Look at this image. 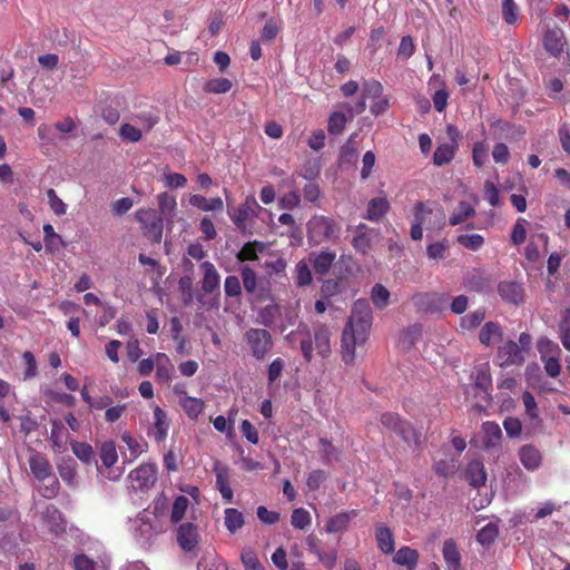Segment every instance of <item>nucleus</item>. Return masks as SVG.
I'll return each instance as SVG.
<instances>
[{
  "instance_id": "f257e3e1",
  "label": "nucleus",
  "mask_w": 570,
  "mask_h": 570,
  "mask_svg": "<svg viewBox=\"0 0 570 570\" xmlns=\"http://www.w3.org/2000/svg\"><path fill=\"white\" fill-rule=\"evenodd\" d=\"M298 334L305 335L301 341V351L307 362L312 361L314 350L322 358H327L331 355V331L325 324L317 323L314 325L313 340L309 335L308 327L305 324H299L297 330L291 332L286 338L292 341Z\"/></svg>"
},
{
  "instance_id": "f03ea898",
  "label": "nucleus",
  "mask_w": 570,
  "mask_h": 570,
  "mask_svg": "<svg viewBox=\"0 0 570 570\" xmlns=\"http://www.w3.org/2000/svg\"><path fill=\"white\" fill-rule=\"evenodd\" d=\"M341 225L326 216H314L307 223V238L311 244L336 242L341 236Z\"/></svg>"
},
{
  "instance_id": "7ed1b4c3",
  "label": "nucleus",
  "mask_w": 570,
  "mask_h": 570,
  "mask_svg": "<svg viewBox=\"0 0 570 570\" xmlns=\"http://www.w3.org/2000/svg\"><path fill=\"white\" fill-rule=\"evenodd\" d=\"M29 466L37 480L50 481L40 490L41 495L48 499L56 497L59 491V482L52 474V468L47 458L39 452H32L29 458Z\"/></svg>"
},
{
  "instance_id": "20e7f679",
  "label": "nucleus",
  "mask_w": 570,
  "mask_h": 570,
  "mask_svg": "<svg viewBox=\"0 0 570 570\" xmlns=\"http://www.w3.org/2000/svg\"><path fill=\"white\" fill-rule=\"evenodd\" d=\"M382 425L395 432L400 435L407 444L417 445L421 442V435L415 429L407 422L403 421L396 413H384L381 416Z\"/></svg>"
},
{
  "instance_id": "39448f33",
  "label": "nucleus",
  "mask_w": 570,
  "mask_h": 570,
  "mask_svg": "<svg viewBox=\"0 0 570 570\" xmlns=\"http://www.w3.org/2000/svg\"><path fill=\"white\" fill-rule=\"evenodd\" d=\"M372 311L366 299H357L352 308V314L345 327L360 332L361 338L368 336L372 326Z\"/></svg>"
},
{
  "instance_id": "423d86ee",
  "label": "nucleus",
  "mask_w": 570,
  "mask_h": 570,
  "mask_svg": "<svg viewBox=\"0 0 570 570\" xmlns=\"http://www.w3.org/2000/svg\"><path fill=\"white\" fill-rule=\"evenodd\" d=\"M99 458L101 461V466L98 468L100 474L111 481L119 480L122 475V469L115 468L118 453L114 441H106L100 445Z\"/></svg>"
},
{
  "instance_id": "0eeeda50",
  "label": "nucleus",
  "mask_w": 570,
  "mask_h": 570,
  "mask_svg": "<svg viewBox=\"0 0 570 570\" xmlns=\"http://www.w3.org/2000/svg\"><path fill=\"white\" fill-rule=\"evenodd\" d=\"M245 341L256 360H264L273 348V338L268 331L250 328L245 333Z\"/></svg>"
},
{
  "instance_id": "6e6552de",
  "label": "nucleus",
  "mask_w": 570,
  "mask_h": 570,
  "mask_svg": "<svg viewBox=\"0 0 570 570\" xmlns=\"http://www.w3.org/2000/svg\"><path fill=\"white\" fill-rule=\"evenodd\" d=\"M136 219L140 223L144 234L156 243L163 237L165 220L157 216L151 208H140L135 213Z\"/></svg>"
},
{
  "instance_id": "1a4fd4ad",
  "label": "nucleus",
  "mask_w": 570,
  "mask_h": 570,
  "mask_svg": "<svg viewBox=\"0 0 570 570\" xmlns=\"http://www.w3.org/2000/svg\"><path fill=\"white\" fill-rule=\"evenodd\" d=\"M525 361V353L518 343L509 340L498 347L494 363L500 367H510L522 365Z\"/></svg>"
},
{
  "instance_id": "9d476101",
  "label": "nucleus",
  "mask_w": 570,
  "mask_h": 570,
  "mask_svg": "<svg viewBox=\"0 0 570 570\" xmlns=\"http://www.w3.org/2000/svg\"><path fill=\"white\" fill-rule=\"evenodd\" d=\"M383 86L376 80H365L362 83V95L354 106L348 102L342 105V107L348 112L350 118L362 114L366 109L367 98H379L382 95Z\"/></svg>"
},
{
  "instance_id": "9b49d317",
  "label": "nucleus",
  "mask_w": 570,
  "mask_h": 570,
  "mask_svg": "<svg viewBox=\"0 0 570 570\" xmlns=\"http://www.w3.org/2000/svg\"><path fill=\"white\" fill-rule=\"evenodd\" d=\"M75 570H108L110 558L105 551L96 553H78L72 560Z\"/></svg>"
},
{
  "instance_id": "f8f14e48",
  "label": "nucleus",
  "mask_w": 570,
  "mask_h": 570,
  "mask_svg": "<svg viewBox=\"0 0 570 570\" xmlns=\"http://www.w3.org/2000/svg\"><path fill=\"white\" fill-rule=\"evenodd\" d=\"M367 337L361 338L360 332L352 330V327H344L341 340V354L345 364L354 362L356 346L363 345Z\"/></svg>"
},
{
  "instance_id": "ddd939ff",
  "label": "nucleus",
  "mask_w": 570,
  "mask_h": 570,
  "mask_svg": "<svg viewBox=\"0 0 570 570\" xmlns=\"http://www.w3.org/2000/svg\"><path fill=\"white\" fill-rule=\"evenodd\" d=\"M261 209L254 196H247L245 202L229 213V217L238 229H244L248 219L257 216Z\"/></svg>"
},
{
  "instance_id": "4468645a",
  "label": "nucleus",
  "mask_w": 570,
  "mask_h": 570,
  "mask_svg": "<svg viewBox=\"0 0 570 570\" xmlns=\"http://www.w3.org/2000/svg\"><path fill=\"white\" fill-rule=\"evenodd\" d=\"M132 487L137 489H149L157 481V465L155 463H145L132 470L129 474Z\"/></svg>"
},
{
  "instance_id": "2eb2a0df",
  "label": "nucleus",
  "mask_w": 570,
  "mask_h": 570,
  "mask_svg": "<svg viewBox=\"0 0 570 570\" xmlns=\"http://www.w3.org/2000/svg\"><path fill=\"white\" fill-rule=\"evenodd\" d=\"M170 421L167 413L158 405L154 407V421L148 429V435L157 443H163L169 431Z\"/></svg>"
},
{
  "instance_id": "dca6fc26",
  "label": "nucleus",
  "mask_w": 570,
  "mask_h": 570,
  "mask_svg": "<svg viewBox=\"0 0 570 570\" xmlns=\"http://www.w3.org/2000/svg\"><path fill=\"white\" fill-rule=\"evenodd\" d=\"M157 205L160 214L159 217H161L165 220L167 227L171 229L177 212L176 196L167 191L159 193L157 195Z\"/></svg>"
},
{
  "instance_id": "f3484780",
  "label": "nucleus",
  "mask_w": 570,
  "mask_h": 570,
  "mask_svg": "<svg viewBox=\"0 0 570 570\" xmlns=\"http://www.w3.org/2000/svg\"><path fill=\"white\" fill-rule=\"evenodd\" d=\"M500 297L513 305H519L524 301V288L521 283L514 281H503L498 285Z\"/></svg>"
},
{
  "instance_id": "a211bd4d",
  "label": "nucleus",
  "mask_w": 570,
  "mask_h": 570,
  "mask_svg": "<svg viewBox=\"0 0 570 570\" xmlns=\"http://www.w3.org/2000/svg\"><path fill=\"white\" fill-rule=\"evenodd\" d=\"M200 539L197 525L190 522L183 523L177 529V541L185 551H193Z\"/></svg>"
},
{
  "instance_id": "6ab92c4d",
  "label": "nucleus",
  "mask_w": 570,
  "mask_h": 570,
  "mask_svg": "<svg viewBox=\"0 0 570 570\" xmlns=\"http://www.w3.org/2000/svg\"><path fill=\"white\" fill-rule=\"evenodd\" d=\"M547 351L541 348L542 361L544 363V370L551 377H557L561 371L560 364V348L556 343L548 341L546 343Z\"/></svg>"
},
{
  "instance_id": "aec40b11",
  "label": "nucleus",
  "mask_w": 570,
  "mask_h": 570,
  "mask_svg": "<svg viewBox=\"0 0 570 570\" xmlns=\"http://www.w3.org/2000/svg\"><path fill=\"white\" fill-rule=\"evenodd\" d=\"M374 229L370 228L366 224H358L355 227L354 236L352 238V246L358 253L366 254L372 247V236Z\"/></svg>"
},
{
  "instance_id": "412c9836",
  "label": "nucleus",
  "mask_w": 570,
  "mask_h": 570,
  "mask_svg": "<svg viewBox=\"0 0 570 570\" xmlns=\"http://www.w3.org/2000/svg\"><path fill=\"white\" fill-rule=\"evenodd\" d=\"M543 45L546 50L552 56L560 57L566 45L563 31L560 28L548 30L544 35Z\"/></svg>"
},
{
  "instance_id": "4be33fe9",
  "label": "nucleus",
  "mask_w": 570,
  "mask_h": 570,
  "mask_svg": "<svg viewBox=\"0 0 570 570\" xmlns=\"http://www.w3.org/2000/svg\"><path fill=\"white\" fill-rule=\"evenodd\" d=\"M519 460L528 471L538 470L542 464L541 452L531 444L522 445L519 449Z\"/></svg>"
},
{
  "instance_id": "5701e85b",
  "label": "nucleus",
  "mask_w": 570,
  "mask_h": 570,
  "mask_svg": "<svg viewBox=\"0 0 570 570\" xmlns=\"http://www.w3.org/2000/svg\"><path fill=\"white\" fill-rule=\"evenodd\" d=\"M430 87H438L432 95V101L436 111L442 112L448 106L449 92L444 80L439 75H433L429 81Z\"/></svg>"
},
{
  "instance_id": "b1692460",
  "label": "nucleus",
  "mask_w": 570,
  "mask_h": 570,
  "mask_svg": "<svg viewBox=\"0 0 570 570\" xmlns=\"http://www.w3.org/2000/svg\"><path fill=\"white\" fill-rule=\"evenodd\" d=\"M375 540L379 550L384 554H391L394 552L395 549V541H394V534L392 530L382 524L379 523L375 525Z\"/></svg>"
},
{
  "instance_id": "393cba45",
  "label": "nucleus",
  "mask_w": 570,
  "mask_h": 570,
  "mask_svg": "<svg viewBox=\"0 0 570 570\" xmlns=\"http://www.w3.org/2000/svg\"><path fill=\"white\" fill-rule=\"evenodd\" d=\"M175 374V366L165 353H156V379L160 384H169Z\"/></svg>"
},
{
  "instance_id": "a878e982",
  "label": "nucleus",
  "mask_w": 570,
  "mask_h": 570,
  "mask_svg": "<svg viewBox=\"0 0 570 570\" xmlns=\"http://www.w3.org/2000/svg\"><path fill=\"white\" fill-rule=\"evenodd\" d=\"M357 515L356 510H351L347 512H340L333 517H331L326 524L324 530L327 533H340L347 530L350 522L353 518Z\"/></svg>"
},
{
  "instance_id": "bb28decb",
  "label": "nucleus",
  "mask_w": 570,
  "mask_h": 570,
  "mask_svg": "<svg viewBox=\"0 0 570 570\" xmlns=\"http://www.w3.org/2000/svg\"><path fill=\"white\" fill-rule=\"evenodd\" d=\"M200 268L204 273L202 288L205 293L210 294L219 287L220 275L210 262L202 263Z\"/></svg>"
},
{
  "instance_id": "cd10ccee",
  "label": "nucleus",
  "mask_w": 570,
  "mask_h": 570,
  "mask_svg": "<svg viewBox=\"0 0 570 570\" xmlns=\"http://www.w3.org/2000/svg\"><path fill=\"white\" fill-rule=\"evenodd\" d=\"M390 210V202L385 197H376L368 202L365 219L380 222Z\"/></svg>"
},
{
  "instance_id": "c85d7f7f",
  "label": "nucleus",
  "mask_w": 570,
  "mask_h": 570,
  "mask_svg": "<svg viewBox=\"0 0 570 570\" xmlns=\"http://www.w3.org/2000/svg\"><path fill=\"white\" fill-rule=\"evenodd\" d=\"M483 431V445L485 449H494L498 448L502 440V431L498 423L495 422H484L482 424Z\"/></svg>"
},
{
  "instance_id": "c756f323",
  "label": "nucleus",
  "mask_w": 570,
  "mask_h": 570,
  "mask_svg": "<svg viewBox=\"0 0 570 570\" xmlns=\"http://www.w3.org/2000/svg\"><path fill=\"white\" fill-rule=\"evenodd\" d=\"M42 520L47 523L51 532H59L65 529V522L61 512L52 504H47L41 512Z\"/></svg>"
},
{
  "instance_id": "7c9ffc66",
  "label": "nucleus",
  "mask_w": 570,
  "mask_h": 570,
  "mask_svg": "<svg viewBox=\"0 0 570 570\" xmlns=\"http://www.w3.org/2000/svg\"><path fill=\"white\" fill-rule=\"evenodd\" d=\"M465 475L469 483L474 488H480L485 484L487 472L480 460H473L468 464Z\"/></svg>"
},
{
  "instance_id": "2f4dec72",
  "label": "nucleus",
  "mask_w": 570,
  "mask_h": 570,
  "mask_svg": "<svg viewBox=\"0 0 570 570\" xmlns=\"http://www.w3.org/2000/svg\"><path fill=\"white\" fill-rule=\"evenodd\" d=\"M189 204L203 212H220L224 208V203L220 197L207 199L199 194L191 195L189 197Z\"/></svg>"
},
{
  "instance_id": "473e14b6",
  "label": "nucleus",
  "mask_w": 570,
  "mask_h": 570,
  "mask_svg": "<svg viewBox=\"0 0 570 570\" xmlns=\"http://www.w3.org/2000/svg\"><path fill=\"white\" fill-rule=\"evenodd\" d=\"M393 561L407 570H414L419 562V552L410 547H402L394 553Z\"/></svg>"
},
{
  "instance_id": "72a5a7b5",
  "label": "nucleus",
  "mask_w": 570,
  "mask_h": 570,
  "mask_svg": "<svg viewBox=\"0 0 570 570\" xmlns=\"http://www.w3.org/2000/svg\"><path fill=\"white\" fill-rule=\"evenodd\" d=\"M422 335V327L419 324H413L409 326L406 330L402 331L397 345L401 350L407 351L414 346V344L420 340Z\"/></svg>"
},
{
  "instance_id": "f704fd0d",
  "label": "nucleus",
  "mask_w": 570,
  "mask_h": 570,
  "mask_svg": "<svg viewBox=\"0 0 570 570\" xmlns=\"http://www.w3.org/2000/svg\"><path fill=\"white\" fill-rule=\"evenodd\" d=\"M160 531L158 525L153 524L148 517H140L136 520V535L142 541H149Z\"/></svg>"
},
{
  "instance_id": "c9c22d12",
  "label": "nucleus",
  "mask_w": 570,
  "mask_h": 570,
  "mask_svg": "<svg viewBox=\"0 0 570 570\" xmlns=\"http://www.w3.org/2000/svg\"><path fill=\"white\" fill-rule=\"evenodd\" d=\"M458 144H442L438 146L433 155V164L438 167L448 165L454 158Z\"/></svg>"
},
{
  "instance_id": "e433bc0d",
  "label": "nucleus",
  "mask_w": 570,
  "mask_h": 570,
  "mask_svg": "<svg viewBox=\"0 0 570 570\" xmlns=\"http://www.w3.org/2000/svg\"><path fill=\"white\" fill-rule=\"evenodd\" d=\"M266 248V244L262 242H248L240 248L236 257L239 262L256 261L258 259V254L263 253Z\"/></svg>"
},
{
  "instance_id": "4c0bfd02",
  "label": "nucleus",
  "mask_w": 570,
  "mask_h": 570,
  "mask_svg": "<svg viewBox=\"0 0 570 570\" xmlns=\"http://www.w3.org/2000/svg\"><path fill=\"white\" fill-rule=\"evenodd\" d=\"M121 440L127 445V449L130 453V461L136 460L147 451V443L144 440L136 439L129 432L122 433Z\"/></svg>"
},
{
  "instance_id": "58836bf2",
  "label": "nucleus",
  "mask_w": 570,
  "mask_h": 570,
  "mask_svg": "<svg viewBox=\"0 0 570 570\" xmlns=\"http://www.w3.org/2000/svg\"><path fill=\"white\" fill-rule=\"evenodd\" d=\"M475 215V208L472 204L468 202H460L458 207L451 214L449 218V223L452 226H456L459 224L464 223L470 217Z\"/></svg>"
},
{
  "instance_id": "ea45409f",
  "label": "nucleus",
  "mask_w": 570,
  "mask_h": 570,
  "mask_svg": "<svg viewBox=\"0 0 570 570\" xmlns=\"http://www.w3.org/2000/svg\"><path fill=\"white\" fill-rule=\"evenodd\" d=\"M50 440L52 442L53 449L57 452H62L66 450L67 432L62 423L57 420L52 421L51 423Z\"/></svg>"
},
{
  "instance_id": "a19ab883",
  "label": "nucleus",
  "mask_w": 570,
  "mask_h": 570,
  "mask_svg": "<svg viewBox=\"0 0 570 570\" xmlns=\"http://www.w3.org/2000/svg\"><path fill=\"white\" fill-rule=\"evenodd\" d=\"M224 522L226 529L230 533H236L239 529L243 528L245 520L243 513L234 508H227L224 511Z\"/></svg>"
},
{
  "instance_id": "79ce46f5",
  "label": "nucleus",
  "mask_w": 570,
  "mask_h": 570,
  "mask_svg": "<svg viewBox=\"0 0 570 570\" xmlns=\"http://www.w3.org/2000/svg\"><path fill=\"white\" fill-rule=\"evenodd\" d=\"M179 403L189 419H197L205 406L203 400L187 395H184Z\"/></svg>"
},
{
  "instance_id": "37998d69",
  "label": "nucleus",
  "mask_w": 570,
  "mask_h": 570,
  "mask_svg": "<svg viewBox=\"0 0 570 570\" xmlns=\"http://www.w3.org/2000/svg\"><path fill=\"white\" fill-rule=\"evenodd\" d=\"M443 558L450 570H458L460 567L461 556L458 551L456 544L452 540H446L443 544Z\"/></svg>"
},
{
  "instance_id": "c03bdc74",
  "label": "nucleus",
  "mask_w": 570,
  "mask_h": 570,
  "mask_svg": "<svg viewBox=\"0 0 570 570\" xmlns=\"http://www.w3.org/2000/svg\"><path fill=\"white\" fill-rule=\"evenodd\" d=\"M43 233H45V246L48 252L53 253V252H57L60 248L66 246L61 236L55 232L52 225L45 224Z\"/></svg>"
},
{
  "instance_id": "a18cd8bd",
  "label": "nucleus",
  "mask_w": 570,
  "mask_h": 570,
  "mask_svg": "<svg viewBox=\"0 0 570 570\" xmlns=\"http://www.w3.org/2000/svg\"><path fill=\"white\" fill-rule=\"evenodd\" d=\"M502 331L498 323L488 322L480 331L479 340L483 345H490L494 338L501 337Z\"/></svg>"
},
{
  "instance_id": "49530a36",
  "label": "nucleus",
  "mask_w": 570,
  "mask_h": 570,
  "mask_svg": "<svg viewBox=\"0 0 570 570\" xmlns=\"http://www.w3.org/2000/svg\"><path fill=\"white\" fill-rule=\"evenodd\" d=\"M189 505H190V502L187 497H184V495L176 497L174 500L171 513H170L171 522L173 523L180 522L184 519Z\"/></svg>"
},
{
  "instance_id": "de8ad7c7",
  "label": "nucleus",
  "mask_w": 570,
  "mask_h": 570,
  "mask_svg": "<svg viewBox=\"0 0 570 570\" xmlns=\"http://www.w3.org/2000/svg\"><path fill=\"white\" fill-rule=\"evenodd\" d=\"M119 137L128 142H137L142 137V130L134 122H125L118 131Z\"/></svg>"
},
{
  "instance_id": "09e8293b",
  "label": "nucleus",
  "mask_w": 570,
  "mask_h": 570,
  "mask_svg": "<svg viewBox=\"0 0 570 570\" xmlns=\"http://www.w3.org/2000/svg\"><path fill=\"white\" fill-rule=\"evenodd\" d=\"M458 468L459 463L455 458L435 460L433 464L435 473L441 476H449L454 474Z\"/></svg>"
},
{
  "instance_id": "8fccbe9b",
  "label": "nucleus",
  "mask_w": 570,
  "mask_h": 570,
  "mask_svg": "<svg viewBox=\"0 0 570 570\" xmlns=\"http://www.w3.org/2000/svg\"><path fill=\"white\" fill-rule=\"evenodd\" d=\"M489 157V144L485 140L476 141L472 147V160L475 167L485 165Z\"/></svg>"
},
{
  "instance_id": "3c124183",
  "label": "nucleus",
  "mask_w": 570,
  "mask_h": 570,
  "mask_svg": "<svg viewBox=\"0 0 570 570\" xmlns=\"http://www.w3.org/2000/svg\"><path fill=\"white\" fill-rule=\"evenodd\" d=\"M71 450L73 454L83 463H91L95 460V454L91 445L85 442H71Z\"/></svg>"
},
{
  "instance_id": "603ef678",
  "label": "nucleus",
  "mask_w": 570,
  "mask_h": 570,
  "mask_svg": "<svg viewBox=\"0 0 570 570\" xmlns=\"http://www.w3.org/2000/svg\"><path fill=\"white\" fill-rule=\"evenodd\" d=\"M456 242L464 248L476 252L483 246L484 238L480 234H461Z\"/></svg>"
},
{
  "instance_id": "864d4df0",
  "label": "nucleus",
  "mask_w": 570,
  "mask_h": 570,
  "mask_svg": "<svg viewBox=\"0 0 570 570\" xmlns=\"http://www.w3.org/2000/svg\"><path fill=\"white\" fill-rule=\"evenodd\" d=\"M336 255L332 252H321L314 258V269L318 274H325L331 268Z\"/></svg>"
},
{
  "instance_id": "5fc2aeb1",
  "label": "nucleus",
  "mask_w": 570,
  "mask_h": 570,
  "mask_svg": "<svg viewBox=\"0 0 570 570\" xmlns=\"http://www.w3.org/2000/svg\"><path fill=\"white\" fill-rule=\"evenodd\" d=\"M371 299L375 307L383 309L389 305L390 292L383 285L376 284L371 291Z\"/></svg>"
},
{
  "instance_id": "6e6d98bb",
  "label": "nucleus",
  "mask_w": 570,
  "mask_h": 570,
  "mask_svg": "<svg viewBox=\"0 0 570 570\" xmlns=\"http://www.w3.org/2000/svg\"><path fill=\"white\" fill-rule=\"evenodd\" d=\"M346 122H347V117L345 114H343L341 111L332 112L328 118V126H327L328 132L331 135H335V136L342 134L346 126Z\"/></svg>"
},
{
  "instance_id": "4d7b16f0",
  "label": "nucleus",
  "mask_w": 570,
  "mask_h": 570,
  "mask_svg": "<svg viewBox=\"0 0 570 570\" xmlns=\"http://www.w3.org/2000/svg\"><path fill=\"white\" fill-rule=\"evenodd\" d=\"M233 87V83L227 78H215L206 82L204 90L210 94H226Z\"/></svg>"
},
{
  "instance_id": "13d9d810",
  "label": "nucleus",
  "mask_w": 570,
  "mask_h": 570,
  "mask_svg": "<svg viewBox=\"0 0 570 570\" xmlns=\"http://www.w3.org/2000/svg\"><path fill=\"white\" fill-rule=\"evenodd\" d=\"M240 275L245 291L249 294H253L257 288L256 273L250 266L243 265L240 267Z\"/></svg>"
},
{
  "instance_id": "bf43d9fd",
  "label": "nucleus",
  "mask_w": 570,
  "mask_h": 570,
  "mask_svg": "<svg viewBox=\"0 0 570 570\" xmlns=\"http://www.w3.org/2000/svg\"><path fill=\"white\" fill-rule=\"evenodd\" d=\"M291 523L296 529H305L311 524V514L303 508L295 509L292 513Z\"/></svg>"
},
{
  "instance_id": "052dcab7",
  "label": "nucleus",
  "mask_w": 570,
  "mask_h": 570,
  "mask_svg": "<svg viewBox=\"0 0 570 570\" xmlns=\"http://www.w3.org/2000/svg\"><path fill=\"white\" fill-rule=\"evenodd\" d=\"M22 360L24 362L26 368L23 372V380H31L38 374V364L35 355L30 351H26L22 354Z\"/></svg>"
},
{
  "instance_id": "680f3d73",
  "label": "nucleus",
  "mask_w": 570,
  "mask_h": 570,
  "mask_svg": "<svg viewBox=\"0 0 570 570\" xmlns=\"http://www.w3.org/2000/svg\"><path fill=\"white\" fill-rule=\"evenodd\" d=\"M485 317L483 309H476L461 318V327L472 330L479 326Z\"/></svg>"
},
{
  "instance_id": "e2e57ef3",
  "label": "nucleus",
  "mask_w": 570,
  "mask_h": 570,
  "mask_svg": "<svg viewBox=\"0 0 570 570\" xmlns=\"http://www.w3.org/2000/svg\"><path fill=\"white\" fill-rule=\"evenodd\" d=\"M60 478L69 485H73L76 483L77 472L75 469L73 460H68L63 462L58 468Z\"/></svg>"
},
{
  "instance_id": "0e129e2a",
  "label": "nucleus",
  "mask_w": 570,
  "mask_h": 570,
  "mask_svg": "<svg viewBox=\"0 0 570 570\" xmlns=\"http://www.w3.org/2000/svg\"><path fill=\"white\" fill-rule=\"evenodd\" d=\"M502 16L504 21L509 24L517 22L519 10L514 0H502Z\"/></svg>"
},
{
  "instance_id": "69168bd1",
  "label": "nucleus",
  "mask_w": 570,
  "mask_h": 570,
  "mask_svg": "<svg viewBox=\"0 0 570 570\" xmlns=\"http://www.w3.org/2000/svg\"><path fill=\"white\" fill-rule=\"evenodd\" d=\"M131 120L142 130L149 131L159 120L157 116L149 112L136 115Z\"/></svg>"
},
{
  "instance_id": "338daca9",
  "label": "nucleus",
  "mask_w": 570,
  "mask_h": 570,
  "mask_svg": "<svg viewBox=\"0 0 570 570\" xmlns=\"http://www.w3.org/2000/svg\"><path fill=\"white\" fill-rule=\"evenodd\" d=\"M240 558L245 570H264V567L252 549H244Z\"/></svg>"
},
{
  "instance_id": "774afa93",
  "label": "nucleus",
  "mask_w": 570,
  "mask_h": 570,
  "mask_svg": "<svg viewBox=\"0 0 570 570\" xmlns=\"http://www.w3.org/2000/svg\"><path fill=\"white\" fill-rule=\"evenodd\" d=\"M497 535L498 528L489 523L478 532L476 539L482 546H489L495 540Z\"/></svg>"
}]
</instances>
